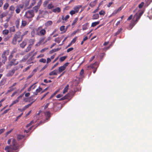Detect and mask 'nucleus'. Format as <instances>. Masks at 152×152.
Returning <instances> with one entry per match:
<instances>
[{
    "mask_svg": "<svg viewBox=\"0 0 152 152\" xmlns=\"http://www.w3.org/2000/svg\"><path fill=\"white\" fill-rule=\"evenodd\" d=\"M45 37H42L40 39V41H39V42L41 44L43 42V43H44V42L45 41L44 40L45 39Z\"/></svg>",
    "mask_w": 152,
    "mask_h": 152,
    "instance_id": "obj_46",
    "label": "nucleus"
},
{
    "mask_svg": "<svg viewBox=\"0 0 152 152\" xmlns=\"http://www.w3.org/2000/svg\"><path fill=\"white\" fill-rule=\"evenodd\" d=\"M34 16V13L33 10H30L26 11L24 16L28 19L31 18Z\"/></svg>",
    "mask_w": 152,
    "mask_h": 152,
    "instance_id": "obj_1",
    "label": "nucleus"
},
{
    "mask_svg": "<svg viewBox=\"0 0 152 152\" xmlns=\"http://www.w3.org/2000/svg\"><path fill=\"white\" fill-rule=\"evenodd\" d=\"M143 12L142 11L139 12L136 14L134 15V16L136 17V22H137L140 17L143 14Z\"/></svg>",
    "mask_w": 152,
    "mask_h": 152,
    "instance_id": "obj_5",
    "label": "nucleus"
},
{
    "mask_svg": "<svg viewBox=\"0 0 152 152\" xmlns=\"http://www.w3.org/2000/svg\"><path fill=\"white\" fill-rule=\"evenodd\" d=\"M39 62H42L43 63H45L46 62V60L44 58H41L39 60Z\"/></svg>",
    "mask_w": 152,
    "mask_h": 152,
    "instance_id": "obj_53",
    "label": "nucleus"
},
{
    "mask_svg": "<svg viewBox=\"0 0 152 152\" xmlns=\"http://www.w3.org/2000/svg\"><path fill=\"white\" fill-rule=\"evenodd\" d=\"M26 44V42L25 41H23L22 43L20 44V46L21 48H24Z\"/></svg>",
    "mask_w": 152,
    "mask_h": 152,
    "instance_id": "obj_30",
    "label": "nucleus"
},
{
    "mask_svg": "<svg viewBox=\"0 0 152 152\" xmlns=\"http://www.w3.org/2000/svg\"><path fill=\"white\" fill-rule=\"evenodd\" d=\"M62 40V38H61L58 37L55 39V41L57 42L58 43H59Z\"/></svg>",
    "mask_w": 152,
    "mask_h": 152,
    "instance_id": "obj_26",
    "label": "nucleus"
},
{
    "mask_svg": "<svg viewBox=\"0 0 152 152\" xmlns=\"http://www.w3.org/2000/svg\"><path fill=\"white\" fill-rule=\"evenodd\" d=\"M20 67L18 66L14 67L11 70L9 71L6 74L7 77L12 76L16 71L17 70L19 69Z\"/></svg>",
    "mask_w": 152,
    "mask_h": 152,
    "instance_id": "obj_3",
    "label": "nucleus"
},
{
    "mask_svg": "<svg viewBox=\"0 0 152 152\" xmlns=\"http://www.w3.org/2000/svg\"><path fill=\"white\" fill-rule=\"evenodd\" d=\"M35 40L34 39H30L29 40L28 46L27 48H31L34 44Z\"/></svg>",
    "mask_w": 152,
    "mask_h": 152,
    "instance_id": "obj_9",
    "label": "nucleus"
},
{
    "mask_svg": "<svg viewBox=\"0 0 152 152\" xmlns=\"http://www.w3.org/2000/svg\"><path fill=\"white\" fill-rule=\"evenodd\" d=\"M34 96H32L31 97H30L29 98V102H30L31 101L33 102L34 100H35V101L36 100V99H33V97H34Z\"/></svg>",
    "mask_w": 152,
    "mask_h": 152,
    "instance_id": "obj_45",
    "label": "nucleus"
},
{
    "mask_svg": "<svg viewBox=\"0 0 152 152\" xmlns=\"http://www.w3.org/2000/svg\"><path fill=\"white\" fill-rule=\"evenodd\" d=\"M61 10L60 7H57L56 8L52 10V11L54 12L58 13L60 12H61Z\"/></svg>",
    "mask_w": 152,
    "mask_h": 152,
    "instance_id": "obj_13",
    "label": "nucleus"
},
{
    "mask_svg": "<svg viewBox=\"0 0 152 152\" xmlns=\"http://www.w3.org/2000/svg\"><path fill=\"white\" fill-rule=\"evenodd\" d=\"M122 30V28H121L119 29L118 30V31H117L115 33V36H116L118 35V34L121 32V31Z\"/></svg>",
    "mask_w": 152,
    "mask_h": 152,
    "instance_id": "obj_39",
    "label": "nucleus"
},
{
    "mask_svg": "<svg viewBox=\"0 0 152 152\" xmlns=\"http://www.w3.org/2000/svg\"><path fill=\"white\" fill-rule=\"evenodd\" d=\"M69 64V63L68 62H67L65 63L62 66L64 68L66 69V67L68 66Z\"/></svg>",
    "mask_w": 152,
    "mask_h": 152,
    "instance_id": "obj_60",
    "label": "nucleus"
},
{
    "mask_svg": "<svg viewBox=\"0 0 152 152\" xmlns=\"http://www.w3.org/2000/svg\"><path fill=\"white\" fill-rule=\"evenodd\" d=\"M9 31L7 30H4L3 31V33L4 34L7 35L9 33Z\"/></svg>",
    "mask_w": 152,
    "mask_h": 152,
    "instance_id": "obj_40",
    "label": "nucleus"
},
{
    "mask_svg": "<svg viewBox=\"0 0 152 152\" xmlns=\"http://www.w3.org/2000/svg\"><path fill=\"white\" fill-rule=\"evenodd\" d=\"M9 6V4L7 3H5L3 6V9L5 10Z\"/></svg>",
    "mask_w": 152,
    "mask_h": 152,
    "instance_id": "obj_24",
    "label": "nucleus"
},
{
    "mask_svg": "<svg viewBox=\"0 0 152 152\" xmlns=\"http://www.w3.org/2000/svg\"><path fill=\"white\" fill-rule=\"evenodd\" d=\"M24 7V5L23 4H20L18 6H17L16 9L15 10V12L16 13H19L21 10V9H22Z\"/></svg>",
    "mask_w": 152,
    "mask_h": 152,
    "instance_id": "obj_6",
    "label": "nucleus"
},
{
    "mask_svg": "<svg viewBox=\"0 0 152 152\" xmlns=\"http://www.w3.org/2000/svg\"><path fill=\"white\" fill-rule=\"evenodd\" d=\"M18 62L16 61V59H13L11 60L9 63V65L10 66L13 65L15 66L18 64Z\"/></svg>",
    "mask_w": 152,
    "mask_h": 152,
    "instance_id": "obj_7",
    "label": "nucleus"
},
{
    "mask_svg": "<svg viewBox=\"0 0 152 152\" xmlns=\"http://www.w3.org/2000/svg\"><path fill=\"white\" fill-rule=\"evenodd\" d=\"M58 72V71L57 69H55L51 72L49 73V75L52 76L53 75H57Z\"/></svg>",
    "mask_w": 152,
    "mask_h": 152,
    "instance_id": "obj_10",
    "label": "nucleus"
},
{
    "mask_svg": "<svg viewBox=\"0 0 152 152\" xmlns=\"http://www.w3.org/2000/svg\"><path fill=\"white\" fill-rule=\"evenodd\" d=\"M25 136L23 135L19 134L17 136V139L18 140H20L23 139Z\"/></svg>",
    "mask_w": 152,
    "mask_h": 152,
    "instance_id": "obj_25",
    "label": "nucleus"
},
{
    "mask_svg": "<svg viewBox=\"0 0 152 152\" xmlns=\"http://www.w3.org/2000/svg\"><path fill=\"white\" fill-rule=\"evenodd\" d=\"M136 20L135 21H132L131 24H130V26L132 27L131 29L137 23Z\"/></svg>",
    "mask_w": 152,
    "mask_h": 152,
    "instance_id": "obj_28",
    "label": "nucleus"
},
{
    "mask_svg": "<svg viewBox=\"0 0 152 152\" xmlns=\"http://www.w3.org/2000/svg\"><path fill=\"white\" fill-rule=\"evenodd\" d=\"M17 40V39L15 38V37H14L12 41V43L14 45L16 43Z\"/></svg>",
    "mask_w": 152,
    "mask_h": 152,
    "instance_id": "obj_37",
    "label": "nucleus"
},
{
    "mask_svg": "<svg viewBox=\"0 0 152 152\" xmlns=\"http://www.w3.org/2000/svg\"><path fill=\"white\" fill-rule=\"evenodd\" d=\"M99 13L100 15H105V12L104 11L101 10L99 12Z\"/></svg>",
    "mask_w": 152,
    "mask_h": 152,
    "instance_id": "obj_49",
    "label": "nucleus"
},
{
    "mask_svg": "<svg viewBox=\"0 0 152 152\" xmlns=\"http://www.w3.org/2000/svg\"><path fill=\"white\" fill-rule=\"evenodd\" d=\"M35 102V100H34L33 102H32L30 103L27 104L26 105L24 106L25 108H26V109L29 107L30 106L31 104Z\"/></svg>",
    "mask_w": 152,
    "mask_h": 152,
    "instance_id": "obj_34",
    "label": "nucleus"
},
{
    "mask_svg": "<svg viewBox=\"0 0 152 152\" xmlns=\"http://www.w3.org/2000/svg\"><path fill=\"white\" fill-rule=\"evenodd\" d=\"M10 38V37L8 36H7L6 37H5L4 39V41H8Z\"/></svg>",
    "mask_w": 152,
    "mask_h": 152,
    "instance_id": "obj_64",
    "label": "nucleus"
},
{
    "mask_svg": "<svg viewBox=\"0 0 152 152\" xmlns=\"http://www.w3.org/2000/svg\"><path fill=\"white\" fill-rule=\"evenodd\" d=\"M77 38V37H75V38H74L71 41V43H74L76 42Z\"/></svg>",
    "mask_w": 152,
    "mask_h": 152,
    "instance_id": "obj_56",
    "label": "nucleus"
},
{
    "mask_svg": "<svg viewBox=\"0 0 152 152\" xmlns=\"http://www.w3.org/2000/svg\"><path fill=\"white\" fill-rule=\"evenodd\" d=\"M19 100L17 99L16 100H15V101H13L12 103V104H14L18 103L19 102Z\"/></svg>",
    "mask_w": 152,
    "mask_h": 152,
    "instance_id": "obj_62",
    "label": "nucleus"
},
{
    "mask_svg": "<svg viewBox=\"0 0 152 152\" xmlns=\"http://www.w3.org/2000/svg\"><path fill=\"white\" fill-rule=\"evenodd\" d=\"M98 67V66L96 62H95L94 64L88 66L87 69L88 70H90L91 69H94V70L93 72L94 73H95Z\"/></svg>",
    "mask_w": 152,
    "mask_h": 152,
    "instance_id": "obj_4",
    "label": "nucleus"
},
{
    "mask_svg": "<svg viewBox=\"0 0 152 152\" xmlns=\"http://www.w3.org/2000/svg\"><path fill=\"white\" fill-rule=\"evenodd\" d=\"M42 3V1L40 0L37 3V7H39L41 4Z\"/></svg>",
    "mask_w": 152,
    "mask_h": 152,
    "instance_id": "obj_55",
    "label": "nucleus"
},
{
    "mask_svg": "<svg viewBox=\"0 0 152 152\" xmlns=\"http://www.w3.org/2000/svg\"><path fill=\"white\" fill-rule=\"evenodd\" d=\"M7 13L6 12H3L0 15V18L2 19L3 18L6 16Z\"/></svg>",
    "mask_w": 152,
    "mask_h": 152,
    "instance_id": "obj_27",
    "label": "nucleus"
},
{
    "mask_svg": "<svg viewBox=\"0 0 152 152\" xmlns=\"http://www.w3.org/2000/svg\"><path fill=\"white\" fill-rule=\"evenodd\" d=\"M15 9V7L13 5H12L10 7L9 11L10 12L11 15H12L14 13Z\"/></svg>",
    "mask_w": 152,
    "mask_h": 152,
    "instance_id": "obj_8",
    "label": "nucleus"
},
{
    "mask_svg": "<svg viewBox=\"0 0 152 152\" xmlns=\"http://www.w3.org/2000/svg\"><path fill=\"white\" fill-rule=\"evenodd\" d=\"M39 8V7H37V6H36L33 7V9L34 11L37 12Z\"/></svg>",
    "mask_w": 152,
    "mask_h": 152,
    "instance_id": "obj_52",
    "label": "nucleus"
},
{
    "mask_svg": "<svg viewBox=\"0 0 152 152\" xmlns=\"http://www.w3.org/2000/svg\"><path fill=\"white\" fill-rule=\"evenodd\" d=\"M69 15H66L65 18L63 16L62 18V19L63 20H66L69 18Z\"/></svg>",
    "mask_w": 152,
    "mask_h": 152,
    "instance_id": "obj_32",
    "label": "nucleus"
},
{
    "mask_svg": "<svg viewBox=\"0 0 152 152\" xmlns=\"http://www.w3.org/2000/svg\"><path fill=\"white\" fill-rule=\"evenodd\" d=\"M118 11L117 10H114L113 12L111 14V15H110V16H113L114 15H115L118 12Z\"/></svg>",
    "mask_w": 152,
    "mask_h": 152,
    "instance_id": "obj_47",
    "label": "nucleus"
},
{
    "mask_svg": "<svg viewBox=\"0 0 152 152\" xmlns=\"http://www.w3.org/2000/svg\"><path fill=\"white\" fill-rule=\"evenodd\" d=\"M6 82V80L5 79H2L0 82L1 85H3Z\"/></svg>",
    "mask_w": 152,
    "mask_h": 152,
    "instance_id": "obj_33",
    "label": "nucleus"
},
{
    "mask_svg": "<svg viewBox=\"0 0 152 152\" xmlns=\"http://www.w3.org/2000/svg\"><path fill=\"white\" fill-rule=\"evenodd\" d=\"M21 32H18L16 33V34L14 36V37L15 38L17 39L20 38V36Z\"/></svg>",
    "mask_w": 152,
    "mask_h": 152,
    "instance_id": "obj_19",
    "label": "nucleus"
},
{
    "mask_svg": "<svg viewBox=\"0 0 152 152\" xmlns=\"http://www.w3.org/2000/svg\"><path fill=\"white\" fill-rule=\"evenodd\" d=\"M65 26H62L60 27V30L61 31H64L65 29Z\"/></svg>",
    "mask_w": 152,
    "mask_h": 152,
    "instance_id": "obj_58",
    "label": "nucleus"
},
{
    "mask_svg": "<svg viewBox=\"0 0 152 152\" xmlns=\"http://www.w3.org/2000/svg\"><path fill=\"white\" fill-rule=\"evenodd\" d=\"M14 52H12L11 54L8 57V59L9 60H11L13 56Z\"/></svg>",
    "mask_w": 152,
    "mask_h": 152,
    "instance_id": "obj_38",
    "label": "nucleus"
},
{
    "mask_svg": "<svg viewBox=\"0 0 152 152\" xmlns=\"http://www.w3.org/2000/svg\"><path fill=\"white\" fill-rule=\"evenodd\" d=\"M30 0H23V4H25L26 7L28 6L29 4Z\"/></svg>",
    "mask_w": 152,
    "mask_h": 152,
    "instance_id": "obj_18",
    "label": "nucleus"
},
{
    "mask_svg": "<svg viewBox=\"0 0 152 152\" xmlns=\"http://www.w3.org/2000/svg\"><path fill=\"white\" fill-rule=\"evenodd\" d=\"M144 4V2H142L140 4L138 5V7L139 8H141L143 7Z\"/></svg>",
    "mask_w": 152,
    "mask_h": 152,
    "instance_id": "obj_44",
    "label": "nucleus"
},
{
    "mask_svg": "<svg viewBox=\"0 0 152 152\" xmlns=\"http://www.w3.org/2000/svg\"><path fill=\"white\" fill-rule=\"evenodd\" d=\"M99 17V15L98 14L94 15L92 16V19L93 20L97 19Z\"/></svg>",
    "mask_w": 152,
    "mask_h": 152,
    "instance_id": "obj_21",
    "label": "nucleus"
},
{
    "mask_svg": "<svg viewBox=\"0 0 152 152\" xmlns=\"http://www.w3.org/2000/svg\"><path fill=\"white\" fill-rule=\"evenodd\" d=\"M44 82L46 83H48L51 82L52 81L51 80H49L48 81L47 79H44Z\"/></svg>",
    "mask_w": 152,
    "mask_h": 152,
    "instance_id": "obj_61",
    "label": "nucleus"
},
{
    "mask_svg": "<svg viewBox=\"0 0 152 152\" xmlns=\"http://www.w3.org/2000/svg\"><path fill=\"white\" fill-rule=\"evenodd\" d=\"M20 19H18L15 22L16 27L18 29H19L20 27Z\"/></svg>",
    "mask_w": 152,
    "mask_h": 152,
    "instance_id": "obj_11",
    "label": "nucleus"
},
{
    "mask_svg": "<svg viewBox=\"0 0 152 152\" xmlns=\"http://www.w3.org/2000/svg\"><path fill=\"white\" fill-rule=\"evenodd\" d=\"M10 32H14L15 31V27L14 26H12L10 27Z\"/></svg>",
    "mask_w": 152,
    "mask_h": 152,
    "instance_id": "obj_43",
    "label": "nucleus"
},
{
    "mask_svg": "<svg viewBox=\"0 0 152 152\" xmlns=\"http://www.w3.org/2000/svg\"><path fill=\"white\" fill-rule=\"evenodd\" d=\"M69 87V85H67L66 87L64 88L63 91V93L65 94L66 92L68 90V88Z\"/></svg>",
    "mask_w": 152,
    "mask_h": 152,
    "instance_id": "obj_23",
    "label": "nucleus"
},
{
    "mask_svg": "<svg viewBox=\"0 0 152 152\" xmlns=\"http://www.w3.org/2000/svg\"><path fill=\"white\" fill-rule=\"evenodd\" d=\"M46 33V31L45 29H42L40 30L39 31V35L41 36L44 35ZM39 35V34H38Z\"/></svg>",
    "mask_w": 152,
    "mask_h": 152,
    "instance_id": "obj_17",
    "label": "nucleus"
},
{
    "mask_svg": "<svg viewBox=\"0 0 152 152\" xmlns=\"http://www.w3.org/2000/svg\"><path fill=\"white\" fill-rule=\"evenodd\" d=\"M54 7V6L51 4H49L48 6V9H51Z\"/></svg>",
    "mask_w": 152,
    "mask_h": 152,
    "instance_id": "obj_35",
    "label": "nucleus"
},
{
    "mask_svg": "<svg viewBox=\"0 0 152 152\" xmlns=\"http://www.w3.org/2000/svg\"><path fill=\"white\" fill-rule=\"evenodd\" d=\"M67 57V56H64L61 57L59 59V61L60 62H62L65 60Z\"/></svg>",
    "mask_w": 152,
    "mask_h": 152,
    "instance_id": "obj_31",
    "label": "nucleus"
},
{
    "mask_svg": "<svg viewBox=\"0 0 152 152\" xmlns=\"http://www.w3.org/2000/svg\"><path fill=\"white\" fill-rule=\"evenodd\" d=\"M42 90V88H41L39 87V88L36 89V91H37V93H39L40 91H41Z\"/></svg>",
    "mask_w": 152,
    "mask_h": 152,
    "instance_id": "obj_59",
    "label": "nucleus"
},
{
    "mask_svg": "<svg viewBox=\"0 0 152 152\" xmlns=\"http://www.w3.org/2000/svg\"><path fill=\"white\" fill-rule=\"evenodd\" d=\"M9 88L10 89L9 90H8L7 91V93H9L10 92L14 90V88H12V87H9Z\"/></svg>",
    "mask_w": 152,
    "mask_h": 152,
    "instance_id": "obj_54",
    "label": "nucleus"
},
{
    "mask_svg": "<svg viewBox=\"0 0 152 152\" xmlns=\"http://www.w3.org/2000/svg\"><path fill=\"white\" fill-rule=\"evenodd\" d=\"M45 115L46 117V119L48 120L50 117V113L49 111H47L45 113Z\"/></svg>",
    "mask_w": 152,
    "mask_h": 152,
    "instance_id": "obj_12",
    "label": "nucleus"
},
{
    "mask_svg": "<svg viewBox=\"0 0 152 152\" xmlns=\"http://www.w3.org/2000/svg\"><path fill=\"white\" fill-rule=\"evenodd\" d=\"M96 3L94 2H91L90 4V6L92 7H94L96 4Z\"/></svg>",
    "mask_w": 152,
    "mask_h": 152,
    "instance_id": "obj_48",
    "label": "nucleus"
},
{
    "mask_svg": "<svg viewBox=\"0 0 152 152\" xmlns=\"http://www.w3.org/2000/svg\"><path fill=\"white\" fill-rule=\"evenodd\" d=\"M51 39V36H50L49 37H48L47 39H46L45 40L44 42V43H45L48 42V41H50V40Z\"/></svg>",
    "mask_w": 152,
    "mask_h": 152,
    "instance_id": "obj_42",
    "label": "nucleus"
},
{
    "mask_svg": "<svg viewBox=\"0 0 152 152\" xmlns=\"http://www.w3.org/2000/svg\"><path fill=\"white\" fill-rule=\"evenodd\" d=\"M99 21L93 22L92 23L91 26L92 27H94L99 24Z\"/></svg>",
    "mask_w": 152,
    "mask_h": 152,
    "instance_id": "obj_22",
    "label": "nucleus"
},
{
    "mask_svg": "<svg viewBox=\"0 0 152 152\" xmlns=\"http://www.w3.org/2000/svg\"><path fill=\"white\" fill-rule=\"evenodd\" d=\"M9 54V50H5L4 51L1 55L2 58V62L4 64H5L6 61H7V56Z\"/></svg>",
    "mask_w": 152,
    "mask_h": 152,
    "instance_id": "obj_2",
    "label": "nucleus"
},
{
    "mask_svg": "<svg viewBox=\"0 0 152 152\" xmlns=\"http://www.w3.org/2000/svg\"><path fill=\"white\" fill-rule=\"evenodd\" d=\"M88 24L87 23L83 26L82 29L83 30H86L88 28Z\"/></svg>",
    "mask_w": 152,
    "mask_h": 152,
    "instance_id": "obj_29",
    "label": "nucleus"
},
{
    "mask_svg": "<svg viewBox=\"0 0 152 152\" xmlns=\"http://www.w3.org/2000/svg\"><path fill=\"white\" fill-rule=\"evenodd\" d=\"M61 48H57V49L54 48L51 50H50L49 52V53L50 54H52L54 52H56L60 50V49Z\"/></svg>",
    "mask_w": 152,
    "mask_h": 152,
    "instance_id": "obj_20",
    "label": "nucleus"
},
{
    "mask_svg": "<svg viewBox=\"0 0 152 152\" xmlns=\"http://www.w3.org/2000/svg\"><path fill=\"white\" fill-rule=\"evenodd\" d=\"M81 7V6L79 5L77 6L76 7H74V11L76 12V13H77L78 12L79 10V9Z\"/></svg>",
    "mask_w": 152,
    "mask_h": 152,
    "instance_id": "obj_16",
    "label": "nucleus"
},
{
    "mask_svg": "<svg viewBox=\"0 0 152 152\" xmlns=\"http://www.w3.org/2000/svg\"><path fill=\"white\" fill-rule=\"evenodd\" d=\"M31 67V65H30V66H28V67H26V68H25L23 70V71L24 72L26 71H27L28 70H29V69Z\"/></svg>",
    "mask_w": 152,
    "mask_h": 152,
    "instance_id": "obj_50",
    "label": "nucleus"
},
{
    "mask_svg": "<svg viewBox=\"0 0 152 152\" xmlns=\"http://www.w3.org/2000/svg\"><path fill=\"white\" fill-rule=\"evenodd\" d=\"M76 12L74 11V10H71L70 12V14L71 15H73L75 14Z\"/></svg>",
    "mask_w": 152,
    "mask_h": 152,
    "instance_id": "obj_63",
    "label": "nucleus"
},
{
    "mask_svg": "<svg viewBox=\"0 0 152 152\" xmlns=\"http://www.w3.org/2000/svg\"><path fill=\"white\" fill-rule=\"evenodd\" d=\"M48 3V0L45 1L43 3V5L44 7H45Z\"/></svg>",
    "mask_w": 152,
    "mask_h": 152,
    "instance_id": "obj_57",
    "label": "nucleus"
},
{
    "mask_svg": "<svg viewBox=\"0 0 152 152\" xmlns=\"http://www.w3.org/2000/svg\"><path fill=\"white\" fill-rule=\"evenodd\" d=\"M65 69L63 66H61L58 68V72L59 73H61Z\"/></svg>",
    "mask_w": 152,
    "mask_h": 152,
    "instance_id": "obj_14",
    "label": "nucleus"
},
{
    "mask_svg": "<svg viewBox=\"0 0 152 152\" xmlns=\"http://www.w3.org/2000/svg\"><path fill=\"white\" fill-rule=\"evenodd\" d=\"M52 24V22L51 21H48L46 23L45 25L47 26H49L51 25Z\"/></svg>",
    "mask_w": 152,
    "mask_h": 152,
    "instance_id": "obj_36",
    "label": "nucleus"
},
{
    "mask_svg": "<svg viewBox=\"0 0 152 152\" xmlns=\"http://www.w3.org/2000/svg\"><path fill=\"white\" fill-rule=\"evenodd\" d=\"M78 20V18H76L74 20L72 24V26H73L75 25L77 23Z\"/></svg>",
    "mask_w": 152,
    "mask_h": 152,
    "instance_id": "obj_41",
    "label": "nucleus"
},
{
    "mask_svg": "<svg viewBox=\"0 0 152 152\" xmlns=\"http://www.w3.org/2000/svg\"><path fill=\"white\" fill-rule=\"evenodd\" d=\"M23 114V113H22L21 114H20V115H19L18 116L16 117V120H15V122L17 121H18V119H19V118H20L22 116Z\"/></svg>",
    "mask_w": 152,
    "mask_h": 152,
    "instance_id": "obj_51",
    "label": "nucleus"
},
{
    "mask_svg": "<svg viewBox=\"0 0 152 152\" xmlns=\"http://www.w3.org/2000/svg\"><path fill=\"white\" fill-rule=\"evenodd\" d=\"M27 24V22L25 20H22V21L21 25L20 26V28H22L24 27Z\"/></svg>",
    "mask_w": 152,
    "mask_h": 152,
    "instance_id": "obj_15",
    "label": "nucleus"
}]
</instances>
